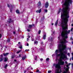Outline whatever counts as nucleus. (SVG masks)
I'll use <instances>...</instances> for the list:
<instances>
[{
	"label": "nucleus",
	"instance_id": "obj_60",
	"mask_svg": "<svg viewBox=\"0 0 73 73\" xmlns=\"http://www.w3.org/2000/svg\"><path fill=\"white\" fill-rule=\"evenodd\" d=\"M72 44H73V41L72 42Z\"/></svg>",
	"mask_w": 73,
	"mask_h": 73
},
{
	"label": "nucleus",
	"instance_id": "obj_30",
	"mask_svg": "<svg viewBox=\"0 0 73 73\" xmlns=\"http://www.w3.org/2000/svg\"><path fill=\"white\" fill-rule=\"evenodd\" d=\"M25 51H29V49H26L25 50Z\"/></svg>",
	"mask_w": 73,
	"mask_h": 73
},
{
	"label": "nucleus",
	"instance_id": "obj_54",
	"mask_svg": "<svg viewBox=\"0 0 73 73\" xmlns=\"http://www.w3.org/2000/svg\"><path fill=\"white\" fill-rule=\"evenodd\" d=\"M14 61H16V60H14Z\"/></svg>",
	"mask_w": 73,
	"mask_h": 73
},
{
	"label": "nucleus",
	"instance_id": "obj_39",
	"mask_svg": "<svg viewBox=\"0 0 73 73\" xmlns=\"http://www.w3.org/2000/svg\"><path fill=\"white\" fill-rule=\"evenodd\" d=\"M13 34H14V35H15V33H16L15 32H13Z\"/></svg>",
	"mask_w": 73,
	"mask_h": 73
},
{
	"label": "nucleus",
	"instance_id": "obj_3",
	"mask_svg": "<svg viewBox=\"0 0 73 73\" xmlns=\"http://www.w3.org/2000/svg\"><path fill=\"white\" fill-rule=\"evenodd\" d=\"M41 9H40V10H38L37 11H36V12H37V13H41Z\"/></svg>",
	"mask_w": 73,
	"mask_h": 73
},
{
	"label": "nucleus",
	"instance_id": "obj_11",
	"mask_svg": "<svg viewBox=\"0 0 73 73\" xmlns=\"http://www.w3.org/2000/svg\"><path fill=\"white\" fill-rule=\"evenodd\" d=\"M46 37V34H45L43 36V39L45 40V38Z\"/></svg>",
	"mask_w": 73,
	"mask_h": 73
},
{
	"label": "nucleus",
	"instance_id": "obj_1",
	"mask_svg": "<svg viewBox=\"0 0 73 73\" xmlns=\"http://www.w3.org/2000/svg\"><path fill=\"white\" fill-rule=\"evenodd\" d=\"M68 34H61L62 36V40L59 39L60 41V44L58 45V50H56L55 53L56 54V58L60 57V58L58 60V64H54L53 66H55L56 68H57L56 72L58 71L59 73H61V70H60V65H63L65 62L62 60H64L67 58V56L66 54L68 53L67 51H65L63 52L64 50H65L66 48V43L68 42L66 40L65 38H68Z\"/></svg>",
	"mask_w": 73,
	"mask_h": 73
},
{
	"label": "nucleus",
	"instance_id": "obj_12",
	"mask_svg": "<svg viewBox=\"0 0 73 73\" xmlns=\"http://www.w3.org/2000/svg\"><path fill=\"white\" fill-rule=\"evenodd\" d=\"M41 5V2H39L38 4V5L39 6H40Z\"/></svg>",
	"mask_w": 73,
	"mask_h": 73
},
{
	"label": "nucleus",
	"instance_id": "obj_62",
	"mask_svg": "<svg viewBox=\"0 0 73 73\" xmlns=\"http://www.w3.org/2000/svg\"><path fill=\"white\" fill-rule=\"evenodd\" d=\"M53 55H54V54H52V56H53Z\"/></svg>",
	"mask_w": 73,
	"mask_h": 73
},
{
	"label": "nucleus",
	"instance_id": "obj_13",
	"mask_svg": "<svg viewBox=\"0 0 73 73\" xmlns=\"http://www.w3.org/2000/svg\"><path fill=\"white\" fill-rule=\"evenodd\" d=\"M32 27V25H29V27H28L29 28H31Z\"/></svg>",
	"mask_w": 73,
	"mask_h": 73
},
{
	"label": "nucleus",
	"instance_id": "obj_18",
	"mask_svg": "<svg viewBox=\"0 0 73 73\" xmlns=\"http://www.w3.org/2000/svg\"><path fill=\"white\" fill-rule=\"evenodd\" d=\"M8 66L7 64H6L5 66V69H6L7 68V67Z\"/></svg>",
	"mask_w": 73,
	"mask_h": 73
},
{
	"label": "nucleus",
	"instance_id": "obj_52",
	"mask_svg": "<svg viewBox=\"0 0 73 73\" xmlns=\"http://www.w3.org/2000/svg\"><path fill=\"white\" fill-rule=\"evenodd\" d=\"M37 22H38V21H36V23H37Z\"/></svg>",
	"mask_w": 73,
	"mask_h": 73
},
{
	"label": "nucleus",
	"instance_id": "obj_59",
	"mask_svg": "<svg viewBox=\"0 0 73 73\" xmlns=\"http://www.w3.org/2000/svg\"><path fill=\"white\" fill-rule=\"evenodd\" d=\"M29 38H30V36H29Z\"/></svg>",
	"mask_w": 73,
	"mask_h": 73
},
{
	"label": "nucleus",
	"instance_id": "obj_15",
	"mask_svg": "<svg viewBox=\"0 0 73 73\" xmlns=\"http://www.w3.org/2000/svg\"><path fill=\"white\" fill-rule=\"evenodd\" d=\"M3 60V59L2 58H0V62H1V61H2Z\"/></svg>",
	"mask_w": 73,
	"mask_h": 73
},
{
	"label": "nucleus",
	"instance_id": "obj_36",
	"mask_svg": "<svg viewBox=\"0 0 73 73\" xmlns=\"http://www.w3.org/2000/svg\"><path fill=\"white\" fill-rule=\"evenodd\" d=\"M1 36H2V35H1V34H0V38H1Z\"/></svg>",
	"mask_w": 73,
	"mask_h": 73
},
{
	"label": "nucleus",
	"instance_id": "obj_14",
	"mask_svg": "<svg viewBox=\"0 0 73 73\" xmlns=\"http://www.w3.org/2000/svg\"><path fill=\"white\" fill-rule=\"evenodd\" d=\"M9 23H11V22H13V21H12V19H9Z\"/></svg>",
	"mask_w": 73,
	"mask_h": 73
},
{
	"label": "nucleus",
	"instance_id": "obj_63",
	"mask_svg": "<svg viewBox=\"0 0 73 73\" xmlns=\"http://www.w3.org/2000/svg\"><path fill=\"white\" fill-rule=\"evenodd\" d=\"M71 40H72V38H71Z\"/></svg>",
	"mask_w": 73,
	"mask_h": 73
},
{
	"label": "nucleus",
	"instance_id": "obj_47",
	"mask_svg": "<svg viewBox=\"0 0 73 73\" xmlns=\"http://www.w3.org/2000/svg\"><path fill=\"white\" fill-rule=\"evenodd\" d=\"M13 57H14L13 56H12L11 58H13Z\"/></svg>",
	"mask_w": 73,
	"mask_h": 73
},
{
	"label": "nucleus",
	"instance_id": "obj_5",
	"mask_svg": "<svg viewBox=\"0 0 73 73\" xmlns=\"http://www.w3.org/2000/svg\"><path fill=\"white\" fill-rule=\"evenodd\" d=\"M57 24H58V20H57L56 21L55 24H54L55 25H56V26H57Z\"/></svg>",
	"mask_w": 73,
	"mask_h": 73
},
{
	"label": "nucleus",
	"instance_id": "obj_19",
	"mask_svg": "<svg viewBox=\"0 0 73 73\" xmlns=\"http://www.w3.org/2000/svg\"><path fill=\"white\" fill-rule=\"evenodd\" d=\"M49 58H47L46 59V61H49Z\"/></svg>",
	"mask_w": 73,
	"mask_h": 73
},
{
	"label": "nucleus",
	"instance_id": "obj_55",
	"mask_svg": "<svg viewBox=\"0 0 73 73\" xmlns=\"http://www.w3.org/2000/svg\"><path fill=\"white\" fill-rule=\"evenodd\" d=\"M54 25V24L53 23H52V25Z\"/></svg>",
	"mask_w": 73,
	"mask_h": 73
},
{
	"label": "nucleus",
	"instance_id": "obj_4",
	"mask_svg": "<svg viewBox=\"0 0 73 73\" xmlns=\"http://www.w3.org/2000/svg\"><path fill=\"white\" fill-rule=\"evenodd\" d=\"M53 40V38L51 37H50L48 38V40L52 41Z\"/></svg>",
	"mask_w": 73,
	"mask_h": 73
},
{
	"label": "nucleus",
	"instance_id": "obj_29",
	"mask_svg": "<svg viewBox=\"0 0 73 73\" xmlns=\"http://www.w3.org/2000/svg\"><path fill=\"white\" fill-rule=\"evenodd\" d=\"M27 30L28 32H30V30H29L28 29H27Z\"/></svg>",
	"mask_w": 73,
	"mask_h": 73
},
{
	"label": "nucleus",
	"instance_id": "obj_23",
	"mask_svg": "<svg viewBox=\"0 0 73 73\" xmlns=\"http://www.w3.org/2000/svg\"><path fill=\"white\" fill-rule=\"evenodd\" d=\"M52 72V71L51 70H49L48 71V73H51V72Z\"/></svg>",
	"mask_w": 73,
	"mask_h": 73
},
{
	"label": "nucleus",
	"instance_id": "obj_24",
	"mask_svg": "<svg viewBox=\"0 0 73 73\" xmlns=\"http://www.w3.org/2000/svg\"><path fill=\"white\" fill-rule=\"evenodd\" d=\"M7 42H10V39H9L7 40Z\"/></svg>",
	"mask_w": 73,
	"mask_h": 73
},
{
	"label": "nucleus",
	"instance_id": "obj_58",
	"mask_svg": "<svg viewBox=\"0 0 73 73\" xmlns=\"http://www.w3.org/2000/svg\"><path fill=\"white\" fill-rule=\"evenodd\" d=\"M1 47H2V46H1Z\"/></svg>",
	"mask_w": 73,
	"mask_h": 73
},
{
	"label": "nucleus",
	"instance_id": "obj_56",
	"mask_svg": "<svg viewBox=\"0 0 73 73\" xmlns=\"http://www.w3.org/2000/svg\"><path fill=\"white\" fill-rule=\"evenodd\" d=\"M31 68V69L32 70L33 69V68Z\"/></svg>",
	"mask_w": 73,
	"mask_h": 73
},
{
	"label": "nucleus",
	"instance_id": "obj_10",
	"mask_svg": "<svg viewBox=\"0 0 73 73\" xmlns=\"http://www.w3.org/2000/svg\"><path fill=\"white\" fill-rule=\"evenodd\" d=\"M61 9H59L58 12V14L59 13H60V12H61Z\"/></svg>",
	"mask_w": 73,
	"mask_h": 73
},
{
	"label": "nucleus",
	"instance_id": "obj_17",
	"mask_svg": "<svg viewBox=\"0 0 73 73\" xmlns=\"http://www.w3.org/2000/svg\"><path fill=\"white\" fill-rule=\"evenodd\" d=\"M7 61V58H5V61L6 62Z\"/></svg>",
	"mask_w": 73,
	"mask_h": 73
},
{
	"label": "nucleus",
	"instance_id": "obj_22",
	"mask_svg": "<svg viewBox=\"0 0 73 73\" xmlns=\"http://www.w3.org/2000/svg\"><path fill=\"white\" fill-rule=\"evenodd\" d=\"M40 33H41V31L39 30L38 31V34L40 35Z\"/></svg>",
	"mask_w": 73,
	"mask_h": 73
},
{
	"label": "nucleus",
	"instance_id": "obj_33",
	"mask_svg": "<svg viewBox=\"0 0 73 73\" xmlns=\"http://www.w3.org/2000/svg\"><path fill=\"white\" fill-rule=\"evenodd\" d=\"M39 71V70H36V72H38Z\"/></svg>",
	"mask_w": 73,
	"mask_h": 73
},
{
	"label": "nucleus",
	"instance_id": "obj_41",
	"mask_svg": "<svg viewBox=\"0 0 73 73\" xmlns=\"http://www.w3.org/2000/svg\"><path fill=\"white\" fill-rule=\"evenodd\" d=\"M33 40H34V39H33V38H32L31 39V41H33Z\"/></svg>",
	"mask_w": 73,
	"mask_h": 73
},
{
	"label": "nucleus",
	"instance_id": "obj_2",
	"mask_svg": "<svg viewBox=\"0 0 73 73\" xmlns=\"http://www.w3.org/2000/svg\"><path fill=\"white\" fill-rule=\"evenodd\" d=\"M48 6H49V3L48 2H47L45 4V7H46V8H47L48 7Z\"/></svg>",
	"mask_w": 73,
	"mask_h": 73
},
{
	"label": "nucleus",
	"instance_id": "obj_61",
	"mask_svg": "<svg viewBox=\"0 0 73 73\" xmlns=\"http://www.w3.org/2000/svg\"><path fill=\"white\" fill-rule=\"evenodd\" d=\"M62 3H63V2H62Z\"/></svg>",
	"mask_w": 73,
	"mask_h": 73
},
{
	"label": "nucleus",
	"instance_id": "obj_34",
	"mask_svg": "<svg viewBox=\"0 0 73 73\" xmlns=\"http://www.w3.org/2000/svg\"><path fill=\"white\" fill-rule=\"evenodd\" d=\"M21 54H19V57H21Z\"/></svg>",
	"mask_w": 73,
	"mask_h": 73
},
{
	"label": "nucleus",
	"instance_id": "obj_20",
	"mask_svg": "<svg viewBox=\"0 0 73 73\" xmlns=\"http://www.w3.org/2000/svg\"><path fill=\"white\" fill-rule=\"evenodd\" d=\"M19 48H20V49H22V46L21 45L19 47Z\"/></svg>",
	"mask_w": 73,
	"mask_h": 73
},
{
	"label": "nucleus",
	"instance_id": "obj_42",
	"mask_svg": "<svg viewBox=\"0 0 73 73\" xmlns=\"http://www.w3.org/2000/svg\"><path fill=\"white\" fill-rule=\"evenodd\" d=\"M18 31H20V28H19L18 29Z\"/></svg>",
	"mask_w": 73,
	"mask_h": 73
},
{
	"label": "nucleus",
	"instance_id": "obj_21",
	"mask_svg": "<svg viewBox=\"0 0 73 73\" xmlns=\"http://www.w3.org/2000/svg\"><path fill=\"white\" fill-rule=\"evenodd\" d=\"M20 52H21V50H19V51L17 52V53H19Z\"/></svg>",
	"mask_w": 73,
	"mask_h": 73
},
{
	"label": "nucleus",
	"instance_id": "obj_38",
	"mask_svg": "<svg viewBox=\"0 0 73 73\" xmlns=\"http://www.w3.org/2000/svg\"><path fill=\"white\" fill-rule=\"evenodd\" d=\"M61 37H60V36H59L58 37V38L60 39V38Z\"/></svg>",
	"mask_w": 73,
	"mask_h": 73
},
{
	"label": "nucleus",
	"instance_id": "obj_44",
	"mask_svg": "<svg viewBox=\"0 0 73 73\" xmlns=\"http://www.w3.org/2000/svg\"><path fill=\"white\" fill-rule=\"evenodd\" d=\"M72 60H73V56L72 57Z\"/></svg>",
	"mask_w": 73,
	"mask_h": 73
},
{
	"label": "nucleus",
	"instance_id": "obj_6",
	"mask_svg": "<svg viewBox=\"0 0 73 73\" xmlns=\"http://www.w3.org/2000/svg\"><path fill=\"white\" fill-rule=\"evenodd\" d=\"M9 54V53H7L6 54H3L4 56H7V55Z\"/></svg>",
	"mask_w": 73,
	"mask_h": 73
},
{
	"label": "nucleus",
	"instance_id": "obj_64",
	"mask_svg": "<svg viewBox=\"0 0 73 73\" xmlns=\"http://www.w3.org/2000/svg\"><path fill=\"white\" fill-rule=\"evenodd\" d=\"M22 38H24V37H22Z\"/></svg>",
	"mask_w": 73,
	"mask_h": 73
},
{
	"label": "nucleus",
	"instance_id": "obj_57",
	"mask_svg": "<svg viewBox=\"0 0 73 73\" xmlns=\"http://www.w3.org/2000/svg\"><path fill=\"white\" fill-rule=\"evenodd\" d=\"M54 32H53V34H54Z\"/></svg>",
	"mask_w": 73,
	"mask_h": 73
},
{
	"label": "nucleus",
	"instance_id": "obj_9",
	"mask_svg": "<svg viewBox=\"0 0 73 73\" xmlns=\"http://www.w3.org/2000/svg\"><path fill=\"white\" fill-rule=\"evenodd\" d=\"M34 44H36L37 45V44H38V42H37V41H34Z\"/></svg>",
	"mask_w": 73,
	"mask_h": 73
},
{
	"label": "nucleus",
	"instance_id": "obj_27",
	"mask_svg": "<svg viewBox=\"0 0 73 73\" xmlns=\"http://www.w3.org/2000/svg\"><path fill=\"white\" fill-rule=\"evenodd\" d=\"M73 28L72 27L71 29V31H73Z\"/></svg>",
	"mask_w": 73,
	"mask_h": 73
},
{
	"label": "nucleus",
	"instance_id": "obj_46",
	"mask_svg": "<svg viewBox=\"0 0 73 73\" xmlns=\"http://www.w3.org/2000/svg\"><path fill=\"white\" fill-rule=\"evenodd\" d=\"M27 41H29V39H28V38H27Z\"/></svg>",
	"mask_w": 73,
	"mask_h": 73
},
{
	"label": "nucleus",
	"instance_id": "obj_16",
	"mask_svg": "<svg viewBox=\"0 0 73 73\" xmlns=\"http://www.w3.org/2000/svg\"><path fill=\"white\" fill-rule=\"evenodd\" d=\"M44 12H45L46 13H47V12H48V10H47L46 9H45L44 10Z\"/></svg>",
	"mask_w": 73,
	"mask_h": 73
},
{
	"label": "nucleus",
	"instance_id": "obj_43",
	"mask_svg": "<svg viewBox=\"0 0 73 73\" xmlns=\"http://www.w3.org/2000/svg\"><path fill=\"white\" fill-rule=\"evenodd\" d=\"M38 73H41V72L39 71L38 72Z\"/></svg>",
	"mask_w": 73,
	"mask_h": 73
},
{
	"label": "nucleus",
	"instance_id": "obj_45",
	"mask_svg": "<svg viewBox=\"0 0 73 73\" xmlns=\"http://www.w3.org/2000/svg\"><path fill=\"white\" fill-rule=\"evenodd\" d=\"M1 57H3V55H2V54H1Z\"/></svg>",
	"mask_w": 73,
	"mask_h": 73
},
{
	"label": "nucleus",
	"instance_id": "obj_53",
	"mask_svg": "<svg viewBox=\"0 0 73 73\" xmlns=\"http://www.w3.org/2000/svg\"><path fill=\"white\" fill-rule=\"evenodd\" d=\"M10 12H12V10H10Z\"/></svg>",
	"mask_w": 73,
	"mask_h": 73
},
{
	"label": "nucleus",
	"instance_id": "obj_35",
	"mask_svg": "<svg viewBox=\"0 0 73 73\" xmlns=\"http://www.w3.org/2000/svg\"><path fill=\"white\" fill-rule=\"evenodd\" d=\"M40 61H43V59L42 58L40 59Z\"/></svg>",
	"mask_w": 73,
	"mask_h": 73
},
{
	"label": "nucleus",
	"instance_id": "obj_25",
	"mask_svg": "<svg viewBox=\"0 0 73 73\" xmlns=\"http://www.w3.org/2000/svg\"><path fill=\"white\" fill-rule=\"evenodd\" d=\"M55 73H60V72H59V71H57V72L56 71Z\"/></svg>",
	"mask_w": 73,
	"mask_h": 73
},
{
	"label": "nucleus",
	"instance_id": "obj_26",
	"mask_svg": "<svg viewBox=\"0 0 73 73\" xmlns=\"http://www.w3.org/2000/svg\"><path fill=\"white\" fill-rule=\"evenodd\" d=\"M37 56H36L35 58V60H37Z\"/></svg>",
	"mask_w": 73,
	"mask_h": 73
},
{
	"label": "nucleus",
	"instance_id": "obj_50",
	"mask_svg": "<svg viewBox=\"0 0 73 73\" xmlns=\"http://www.w3.org/2000/svg\"><path fill=\"white\" fill-rule=\"evenodd\" d=\"M26 73V71H24V73Z\"/></svg>",
	"mask_w": 73,
	"mask_h": 73
},
{
	"label": "nucleus",
	"instance_id": "obj_28",
	"mask_svg": "<svg viewBox=\"0 0 73 73\" xmlns=\"http://www.w3.org/2000/svg\"><path fill=\"white\" fill-rule=\"evenodd\" d=\"M67 55L68 56H70V53H68L67 54Z\"/></svg>",
	"mask_w": 73,
	"mask_h": 73
},
{
	"label": "nucleus",
	"instance_id": "obj_49",
	"mask_svg": "<svg viewBox=\"0 0 73 73\" xmlns=\"http://www.w3.org/2000/svg\"><path fill=\"white\" fill-rule=\"evenodd\" d=\"M18 44H20V42H18Z\"/></svg>",
	"mask_w": 73,
	"mask_h": 73
},
{
	"label": "nucleus",
	"instance_id": "obj_48",
	"mask_svg": "<svg viewBox=\"0 0 73 73\" xmlns=\"http://www.w3.org/2000/svg\"><path fill=\"white\" fill-rule=\"evenodd\" d=\"M71 25L72 27H73V24H72Z\"/></svg>",
	"mask_w": 73,
	"mask_h": 73
},
{
	"label": "nucleus",
	"instance_id": "obj_8",
	"mask_svg": "<svg viewBox=\"0 0 73 73\" xmlns=\"http://www.w3.org/2000/svg\"><path fill=\"white\" fill-rule=\"evenodd\" d=\"M26 58V56L23 57L22 58V60H24Z\"/></svg>",
	"mask_w": 73,
	"mask_h": 73
},
{
	"label": "nucleus",
	"instance_id": "obj_37",
	"mask_svg": "<svg viewBox=\"0 0 73 73\" xmlns=\"http://www.w3.org/2000/svg\"><path fill=\"white\" fill-rule=\"evenodd\" d=\"M7 7H9V5L8 4H7Z\"/></svg>",
	"mask_w": 73,
	"mask_h": 73
},
{
	"label": "nucleus",
	"instance_id": "obj_31",
	"mask_svg": "<svg viewBox=\"0 0 73 73\" xmlns=\"http://www.w3.org/2000/svg\"><path fill=\"white\" fill-rule=\"evenodd\" d=\"M65 64H66L67 65V64H68V62H67V61H66L65 62Z\"/></svg>",
	"mask_w": 73,
	"mask_h": 73
},
{
	"label": "nucleus",
	"instance_id": "obj_40",
	"mask_svg": "<svg viewBox=\"0 0 73 73\" xmlns=\"http://www.w3.org/2000/svg\"><path fill=\"white\" fill-rule=\"evenodd\" d=\"M27 46H29V44L27 43Z\"/></svg>",
	"mask_w": 73,
	"mask_h": 73
},
{
	"label": "nucleus",
	"instance_id": "obj_32",
	"mask_svg": "<svg viewBox=\"0 0 73 73\" xmlns=\"http://www.w3.org/2000/svg\"><path fill=\"white\" fill-rule=\"evenodd\" d=\"M73 63H72V68H73Z\"/></svg>",
	"mask_w": 73,
	"mask_h": 73
},
{
	"label": "nucleus",
	"instance_id": "obj_7",
	"mask_svg": "<svg viewBox=\"0 0 73 73\" xmlns=\"http://www.w3.org/2000/svg\"><path fill=\"white\" fill-rule=\"evenodd\" d=\"M16 12L17 13H18V14L20 13V12H19V10H17L16 11Z\"/></svg>",
	"mask_w": 73,
	"mask_h": 73
},
{
	"label": "nucleus",
	"instance_id": "obj_51",
	"mask_svg": "<svg viewBox=\"0 0 73 73\" xmlns=\"http://www.w3.org/2000/svg\"><path fill=\"white\" fill-rule=\"evenodd\" d=\"M72 56H73V52L72 53Z\"/></svg>",
	"mask_w": 73,
	"mask_h": 73
}]
</instances>
